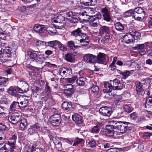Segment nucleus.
Wrapping results in <instances>:
<instances>
[{"mask_svg": "<svg viewBox=\"0 0 152 152\" xmlns=\"http://www.w3.org/2000/svg\"><path fill=\"white\" fill-rule=\"evenodd\" d=\"M71 35L75 37L76 40L80 42V45L81 46H86L89 43L88 37L85 34H83L80 28L72 31Z\"/></svg>", "mask_w": 152, "mask_h": 152, "instance_id": "f257e3e1", "label": "nucleus"}, {"mask_svg": "<svg viewBox=\"0 0 152 152\" xmlns=\"http://www.w3.org/2000/svg\"><path fill=\"white\" fill-rule=\"evenodd\" d=\"M110 124L113 126L114 129H115L119 131L121 134L128 133L129 131L131 129L130 127L128 126L130 124L129 122L111 120Z\"/></svg>", "mask_w": 152, "mask_h": 152, "instance_id": "f03ea898", "label": "nucleus"}, {"mask_svg": "<svg viewBox=\"0 0 152 152\" xmlns=\"http://www.w3.org/2000/svg\"><path fill=\"white\" fill-rule=\"evenodd\" d=\"M145 12L144 9L137 7L134 9V18L137 20H142L144 18Z\"/></svg>", "mask_w": 152, "mask_h": 152, "instance_id": "7ed1b4c3", "label": "nucleus"}, {"mask_svg": "<svg viewBox=\"0 0 152 152\" xmlns=\"http://www.w3.org/2000/svg\"><path fill=\"white\" fill-rule=\"evenodd\" d=\"M49 121L51 125L57 127L59 126L62 121L61 116L58 114H55L51 116Z\"/></svg>", "mask_w": 152, "mask_h": 152, "instance_id": "20e7f679", "label": "nucleus"}, {"mask_svg": "<svg viewBox=\"0 0 152 152\" xmlns=\"http://www.w3.org/2000/svg\"><path fill=\"white\" fill-rule=\"evenodd\" d=\"M111 123V121L108 122V124L106 125V128L101 130L100 133L101 134L106 136L113 135L114 127L113 126L110 124Z\"/></svg>", "mask_w": 152, "mask_h": 152, "instance_id": "39448f33", "label": "nucleus"}, {"mask_svg": "<svg viewBox=\"0 0 152 152\" xmlns=\"http://www.w3.org/2000/svg\"><path fill=\"white\" fill-rule=\"evenodd\" d=\"M17 101L19 104H20V109H23L26 107L28 104V99L26 96L22 95H18L17 97Z\"/></svg>", "mask_w": 152, "mask_h": 152, "instance_id": "423d86ee", "label": "nucleus"}, {"mask_svg": "<svg viewBox=\"0 0 152 152\" xmlns=\"http://www.w3.org/2000/svg\"><path fill=\"white\" fill-rule=\"evenodd\" d=\"M109 59L106 55L102 53H99L97 56H96L95 63L106 64L108 62Z\"/></svg>", "mask_w": 152, "mask_h": 152, "instance_id": "0eeeda50", "label": "nucleus"}, {"mask_svg": "<svg viewBox=\"0 0 152 152\" xmlns=\"http://www.w3.org/2000/svg\"><path fill=\"white\" fill-rule=\"evenodd\" d=\"M101 11L103 20L107 22H110L112 19L110 11L106 7L102 8Z\"/></svg>", "mask_w": 152, "mask_h": 152, "instance_id": "6e6552de", "label": "nucleus"}, {"mask_svg": "<svg viewBox=\"0 0 152 152\" xmlns=\"http://www.w3.org/2000/svg\"><path fill=\"white\" fill-rule=\"evenodd\" d=\"M108 109L107 106H104L100 108L99 110V113L104 116L105 119H108L112 113L111 110H108Z\"/></svg>", "mask_w": 152, "mask_h": 152, "instance_id": "1a4fd4ad", "label": "nucleus"}, {"mask_svg": "<svg viewBox=\"0 0 152 152\" xmlns=\"http://www.w3.org/2000/svg\"><path fill=\"white\" fill-rule=\"evenodd\" d=\"M41 126L39 123H35L34 124L28 128V134L31 135L37 132L40 129Z\"/></svg>", "mask_w": 152, "mask_h": 152, "instance_id": "9d476101", "label": "nucleus"}, {"mask_svg": "<svg viewBox=\"0 0 152 152\" xmlns=\"http://www.w3.org/2000/svg\"><path fill=\"white\" fill-rule=\"evenodd\" d=\"M88 18V20L89 23L94 21L99 22V20L102 18V15L99 12H96L94 13V15H90Z\"/></svg>", "mask_w": 152, "mask_h": 152, "instance_id": "9b49d317", "label": "nucleus"}, {"mask_svg": "<svg viewBox=\"0 0 152 152\" xmlns=\"http://www.w3.org/2000/svg\"><path fill=\"white\" fill-rule=\"evenodd\" d=\"M21 116L17 114L13 113L8 118V121L10 123L15 124L18 123L20 121Z\"/></svg>", "mask_w": 152, "mask_h": 152, "instance_id": "f8f14e48", "label": "nucleus"}, {"mask_svg": "<svg viewBox=\"0 0 152 152\" xmlns=\"http://www.w3.org/2000/svg\"><path fill=\"white\" fill-rule=\"evenodd\" d=\"M1 47H2L3 54L7 56L8 58H10L12 56V49L7 46L6 44L4 43L1 44Z\"/></svg>", "mask_w": 152, "mask_h": 152, "instance_id": "ddd939ff", "label": "nucleus"}, {"mask_svg": "<svg viewBox=\"0 0 152 152\" xmlns=\"http://www.w3.org/2000/svg\"><path fill=\"white\" fill-rule=\"evenodd\" d=\"M64 93L66 96H71L74 93V89L71 84H68L65 86Z\"/></svg>", "mask_w": 152, "mask_h": 152, "instance_id": "4468645a", "label": "nucleus"}, {"mask_svg": "<svg viewBox=\"0 0 152 152\" xmlns=\"http://www.w3.org/2000/svg\"><path fill=\"white\" fill-rule=\"evenodd\" d=\"M96 56L91 54L85 55L83 57L84 61L89 63H95Z\"/></svg>", "mask_w": 152, "mask_h": 152, "instance_id": "2eb2a0df", "label": "nucleus"}, {"mask_svg": "<svg viewBox=\"0 0 152 152\" xmlns=\"http://www.w3.org/2000/svg\"><path fill=\"white\" fill-rule=\"evenodd\" d=\"M67 18L71 23H77L78 21L77 16L74 14V13L72 12H69L66 13Z\"/></svg>", "mask_w": 152, "mask_h": 152, "instance_id": "dca6fc26", "label": "nucleus"}, {"mask_svg": "<svg viewBox=\"0 0 152 152\" xmlns=\"http://www.w3.org/2000/svg\"><path fill=\"white\" fill-rule=\"evenodd\" d=\"M17 139V136L15 135H12L11 138H10L7 142V143L6 144L10 146V148H12L13 149H15V144L16 142V140Z\"/></svg>", "mask_w": 152, "mask_h": 152, "instance_id": "f3484780", "label": "nucleus"}, {"mask_svg": "<svg viewBox=\"0 0 152 152\" xmlns=\"http://www.w3.org/2000/svg\"><path fill=\"white\" fill-rule=\"evenodd\" d=\"M135 86L137 94L138 95H141L142 96L144 95L145 92L142 89V83L140 82H137L136 83Z\"/></svg>", "mask_w": 152, "mask_h": 152, "instance_id": "a211bd4d", "label": "nucleus"}, {"mask_svg": "<svg viewBox=\"0 0 152 152\" xmlns=\"http://www.w3.org/2000/svg\"><path fill=\"white\" fill-rule=\"evenodd\" d=\"M103 126V124L102 123H97L95 126L91 129V132L93 133L97 134L99 132Z\"/></svg>", "mask_w": 152, "mask_h": 152, "instance_id": "6ab92c4d", "label": "nucleus"}, {"mask_svg": "<svg viewBox=\"0 0 152 152\" xmlns=\"http://www.w3.org/2000/svg\"><path fill=\"white\" fill-rule=\"evenodd\" d=\"M123 42L126 44H129L130 42H133L134 41L133 39V37L132 36L131 33L124 35L123 37Z\"/></svg>", "mask_w": 152, "mask_h": 152, "instance_id": "aec40b11", "label": "nucleus"}, {"mask_svg": "<svg viewBox=\"0 0 152 152\" xmlns=\"http://www.w3.org/2000/svg\"><path fill=\"white\" fill-rule=\"evenodd\" d=\"M60 74L62 77L64 76H69L72 74V69H71L66 68H62L60 70Z\"/></svg>", "mask_w": 152, "mask_h": 152, "instance_id": "412c9836", "label": "nucleus"}, {"mask_svg": "<svg viewBox=\"0 0 152 152\" xmlns=\"http://www.w3.org/2000/svg\"><path fill=\"white\" fill-rule=\"evenodd\" d=\"M75 55L72 53H68L65 55V59L67 62L73 63L75 61Z\"/></svg>", "mask_w": 152, "mask_h": 152, "instance_id": "4be33fe9", "label": "nucleus"}, {"mask_svg": "<svg viewBox=\"0 0 152 152\" xmlns=\"http://www.w3.org/2000/svg\"><path fill=\"white\" fill-rule=\"evenodd\" d=\"M57 21L58 23L61 24V25L60 26H58L59 28H62L64 27L66 24L65 21V17L61 15H60L57 17Z\"/></svg>", "mask_w": 152, "mask_h": 152, "instance_id": "5701e85b", "label": "nucleus"}, {"mask_svg": "<svg viewBox=\"0 0 152 152\" xmlns=\"http://www.w3.org/2000/svg\"><path fill=\"white\" fill-rule=\"evenodd\" d=\"M38 52L31 50L28 52V55L29 58L32 61H35L37 56H39Z\"/></svg>", "mask_w": 152, "mask_h": 152, "instance_id": "b1692460", "label": "nucleus"}, {"mask_svg": "<svg viewBox=\"0 0 152 152\" xmlns=\"http://www.w3.org/2000/svg\"><path fill=\"white\" fill-rule=\"evenodd\" d=\"M33 29L35 32L39 34L43 33L45 30V29L43 25L37 24L35 25Z\"/></svg>", "mask_w": 152, "mask_h": 152, "instance_id": "393cba45", "label": "nucleus"}, {"mask_svg": "<svg viewBox=\"0 0 152 152\" xmlns=\"http://www.w3.org/2000/svg\"><path fill=\"white\" fill-rule=\"evenodd\" d=\"M20 109V107L18 101H13L11 104L9 108L10 113L11 112H13L16 111V109Z\"/></svg>", "mask_w": 152, "mask_h": 152, "instance_id": "a878e982", "label": "nucleus"}, {"mask_svg": "<svg viewBox=\"0 0 152 152\" xmlns=\"http://www.w3.org/2000/svg\"><path fill=\"white\" fill-rule=\"evenodd\" d=\"M104 87L103 89V91L104 93L111 92L113 89V86L108 82H105L104 83Z\"/></svg>", "mask_w": 152, "mask_h": 152, "instance_id": "bb28decb", "label": "nucleus"}, {"mask_svg": "<svg viewBox=\"0 0 152 152\" xmlns=\"http://www.w3.org/2000/svg\"><path fill=\"white\" fill-rule=\"evenodd\" d=\"M9 83V78L0 77V86L1 87H6Z\"/></svg>", "mask_w": 152, "mask_h": 152, "instance_id": "cd10ccee", "label": "nucleus"}, {"mask_svg": "<svg viewBox=\"0 0 152 152\" xmlns=\"http://www.w3.org/2000/svg\"><path fill=\"white\" fill-rule=\"evenodd\" d=\"M72 120L76 124H80L82 122L81 116L78 114H74L72 116Z\"/></svg>", "mask_w": 152, "mask_h": 152, "instance_id": "c85d7f7f", "label": "nucleus"}, {"mask_svg": "<svg viewBox=\"0 0 152 152\" xmlns=\"http://www.w3.org/2000/svg\"><path fill=\"white\" fill-rule=\"evenodd\" d=\"M8 93L11 95L14 96L17 98L18 96L20 95L17 94V88L16 87H10L8 90Z\"/></svg>", "mask_w": 152, "mask_h": 152, "instance_id": "c756f323", "label": "nucleus"}, {"mask_svg": "<svg viewBox=\"0 0 152 152\" xmlns=\"http://www.w3.org/2000/svg\"><path fill=\"white\" fill-rule=\"evenodd\" d=\"M61 106L63 109L68 111L72 110L73 109L71 102H64L62 104Z\"/></svg>", "mask_w": 152, "mask_h": 152, "instance_id": "7c9ffc66", "label": "nucleus"}, {"mask_svg": "<svg viewBox=\"0 0 152 152\" xmlns=\"http://www.w3.org/2000/svg\"><path fill=\"white\" fill-rule=\"evenodd\" d=\"M99 31L100 35H102L105 33L108 34L110 32V28L108 26L101 25V27L99 29Z\"/></svg>", "mask_w": 152, "mask_h": 152, "instance_id": "2f4dec72", "label": "nucleus"}, {"mask_svg": "<svg viewBox=\"0 0 152 152\" xmlns=\"http://www.w3.org/2000/svg\"><path fill=\"white\" fill-rule=\"evenodd\" d=\"M150 43L147 42L144 44H137L135 47L134 48V49L135 50H142L144 48H146L148 46Z\"/></svg>", "mask_w": 152, "mask_h": 152, "instance_id": "473e14b6", "label": "nucleus"}, {"mask_svg": "<svg viewBox=\"0 0 152 152\" xmlns=\"http://www.w3.org/2000/svg\"><path fill=\"white\" fill-rule=\"evenodd\" d=\"M113 84L116 85L117 83L118 86L115 87L113 86V89L114 90H121L124 87V85L120 83V81L117 79H115L113 80Z\"/></svg>", "mask_w": 152, "mask_h": 152, "instance_id": "72a5a7b5", "label": "nucleus"}, {"mask_svg": "<svg viewBox=\"0 0 152 152\" xmlns=\"http://www.w3.org/2000/svg\"><path fill=\"white\" fill-rule=\"evenodd\" d=\"M129 33H131L132 36L133 37V39L134 41L135 40L140 38L141 37L140 34L134 29L130 30Z\"/></svg>", "mask_w": 152, "mask_h": 152, "instance_id": "f704fd0d", "label": "nucleus"}, {"mask_svg": "<svg viewBox=\"0 0 152 152\" xmlns=\"http://www.w3.org/2000/svg\"><path fill=\"white\" fill-rule=\"evenodd\" d=\"M67 46L70 49L73 50H75L77 49V48L82 46L81 45H75L74 42L72 41H68L67 42Z\"/></svg>", "mask_w": 152, "mask_h": 152, "instance_id": "c9c22d12", "label": "nucleus"}, {"mask_svg": "<svg viewBox=\"0 0 152 152\" xmlns=\"http://www.w3.org/2000/svg\"><path fill=\"white\" fill-rule=\"evenodd\" d=\"M145 106V108L148 109L152 107V97L149 96L146 99Z\"/></svg>", "mask_w": 152, "mask_h": 152, "instance_id": "e433bc0d", "label": "nucleus"}, {"mask_svg": "<svg viewBox=\"0 0 152 152\" xmlns=\"http://www.w3.org/2000/svg\"><path fill=\"white\" fill-rule=\"evenodd\" d=\"M115 29L118 31H121L124 29V25L119 22L115 23L114 24Z\"/></svg>", "mask_w": 152, "mask_h": 152, "instance_id": "4c0bfd02", "label": "nucleus"}, {"mask_svg": "<svg viewBox=\"0 0 152 152\" xmlns=\"http://www.w3.org/2000/svg\"><path fill=\"white\" fill-rule=\"evenodd\" d=\"M96 0H80V1L82 4L86 6H89L93 5Z\"/></svg>", "mask_w": 152, "mask_h": 152, "instance_id": "58836bf2", "label": "nucleus"}, {"mask_svg": "<svg viewBox=\"0 0 152 152\" xmlns=\"http://www.w3.org/2000/svg\"><path fill=\"white\" fill-rule=\"evenodd\" d=\"M20 82L21 86L23 91H25L26 92L28 91L29 90V86L27 83L23 81H21Z\"/></svg>", "mask_w": 152, "mask_h": 152, "instance_id": "ea45409f", "label": "nucleus"}, {"mask_svg": "<svg viewBox=\"0 0 152 152\" xmlns=\"http://www.w3.org/2000/svg\"><path fill=\"white\" fill-rule=\"evenodd\" d=\"M44 91L46 93L47 96L49 97L51 96V90L50 87L49 86L48 83V82H46L45 88Z\"/></svg>", "mask_w": 152, "mask_h": 152, "instance_id": "a19ab883", "label": "nucleus"}, {"mask_svg": "<svg viewBox=\"0 0 152 152\" xmlns=\"http://www.w3.org/2000/svg\"><path fill=\"white\" fill-rule=\"evenodd\" d=\"M19 125V129L20 130H24L27 128V123L25 120L20 121Z\"/></svg>", "mask_w": 152, "mask_h": 152, "instance_id": "79ce46f5", "label": "nucleus"}, {"mask_svg": "<svg viewBox=\"0 0 152 152\" xmlns=\"http://www.w3.org/2000/svg\"><path fill=\"white\" fill-rule=\"evenodd\" d=\"M46 44L45 46L46 47L49 46L51 48H54L59 43V41L57 40L52 41L46 42Z\"/></svg>", "mask_w": 152, "mask_h": 152, "instance_id": "37998d69", "label": "nucleus"}, {"mask_svg": "<svg viewBox=\"0 0 152 152\" xmlns=\"http://www.w3.org/2000/svg\"><path fill=\"white\" fill-rule=\"evenodd\" d=\"M45 60V58L39 54V56H37L35 61L38 64H41L44 62Z\"/></svg>", "mask_w": 152, "mask_h": 152, "instance_id": "c03bdc74", "label": "nucleus"}, {"mask_svg": "<svg viewBox=\"0 0 152 152\" xmlns=\"http://www.w3.org/2000/svg\"><path fill=\"white\" fill-rule=\"evenodd\" d=\"M85 79L82 77H80L76 81L77 85L79 86H83L85 84Z\"/></svg>", "mask_w": 152, "mask_h": 152, "instance_id": "a18cd8bd", "label": "nucleus"}, {"mask_svg": "<svg viewBox=\"0 0 152 152\" xmlns=\"http://www.w3.org/2000/svg\"><path fill=\"white\" fill-rule=\"evenodd\" d=\"M32 90L33 94L38 95L42 91V89L40 87L34 86L32 88Z\"/></svg>", "mask_w": 152, "mask_h": 152, "instance_id": "49530a36", "label": "nucleus"}, {"mask_svg": "<svg viewBox=\"0 0 152 152\" xmlns=\"http://www.w3.org/2000/svg\"><path fill=\"white\" fill-rule=\"evenodd\" d=\"M79 15L80 17H81L82 18H84L83 19V20H86V19L88 20V17L90 15L85 11L80 12Z\"/></svg>", "mask_w": 152, "mask_h": 152, "instance_id": "de8ad7c7", "label": "nucleus"}, {"mask_svg": "<svg viewBox=\"0 0 152 152\" xmlns=\"http://www.w3.org/2000/svg\"><path fill=\"white\" fill-rule=\"evenodd\" d=\"M124 111L128 113H130L133 110V108L131 106L127 105H125L123 107Z\"/></svg>", "mask_w": 152, "mask_h": 152, "instance_id": "09e8293b", "label": "nucleus"}, {"mask_svg": "<svg viewBox=\"0 0 152 152\" xmlns=\"http://www.w3.org/2000/svg\"><path fill=\"white\" fill-rule=\"evenodd\" d=\"M110 39V36L109 35H106L101 40V42H102L103 44H105L109 41Z\"/></svg>", "mask_w": 152, "mask_h": 152, "instance_id": "8fccbe9b", "label": "nucleus"}, {"mask_svg": "<svg viewBox=\"0 0 152 152\" xmlns=\"http://www.w3.org/2000/svg\"><path fill=\"white\" fill-rule=\"evenodd\" d=\"M9 148L8 147L7 145L5 144L4 146L0 149V152H6L8 151Z\"/></svg>", "mask_w": 152, "mask_h": 152, "instance_id": "3c124183", "label": "nucleus"}, {"mask_svg": "<svg viewBox=\"0 0 152 152\" xmlns=\"http://www.w3.org/2000/svg\"><path fill=\"white\" fill-rule=\"evenodd\" d=\"M105 93L106 94H105L104 98L105 99L107 100H110L111 99L112 96L114 95V94H113V93H111V92Z\"/></svg>", "mask_w": 152, "mask_h": 152, "instance_id": "603ef678", "label": "nucleus"}, {"mask_svg": "<svg viewBox=\"0 0 152 152\" xmlns=\"http://www.w3.org/2000/svg\"><path fill=\"white\" fill-rule=\"evenodd\" d=\"M57 45H58V48L60 50L63 51L67 50V48L59 41V43H58Z\"/></svg>", "mask_w": 152, "mask_h": 152, "instance_id": "864d4df0", "label": "nucleus"}, {"mask_svg": "<svg viewBox=\"0 0 152 152\" xmlns=\"http://www.w3.org/2000/svg\"><path fill=\"white\" fill-rule=\"evenodd\" d=\"M83 140V139L82 138H79L78 137H77L75 140V142L73 144V146H75L78 145L79 143L82 142Z\"/></svg>", "mask_w": 152, "mask_h": 152, "instance_id": "5fc2aeb1", "label": "nucleus"}, {"mask_svg": "<svg viewBox=\"0 0 152 152\" xmlns=\"http://www.w3.org/2000/svg\"><path fill=\"white\" fill-rule=\"evenodd\" d=\"M47 29L48 33L51 35H53L55 34V30H54L52 27L49 26Z\"/></svg>", "mask_w": 152, "mask_h": 152, "instance_id": "6e6d98bb", "label": "nucleus"}, {"mask_svg": "<svg viewBox=\"0 0 152 152\" xmlns=\"http://www.w3.org/2000/svg\"><path fill=\"white\" fill-rule=\"evenodd\" d=\"M134 9H132L125 12V14L127 16H130L132 14L134 15Z\"/></svg>", "mask_w": 152, "mask_h": 152, "instance_id": "4d7b16f0", "label": "nucleus"}, {"mask_svg": "<svg viewBox=\"0 0 152 152\" xmlns=\"http://www.w3.org/2000/svg\"><path fill=\"white\" fill-rule=\"evenodd\" d=\"M130 73V71H128L127 72H121V75H122L123 78L124 79H126L129 76Z\"/></svg>", "mask_w": 152, "mask_h": 152, "instance_id": "13d9d810", "label": "nucleus"}, {"mask_svg": "<svg viewBox=\"0 0 152 152\" xmlns=\"http://www.w3.org/2000/svg\"><path fill=\"white\" fill-rule=\"evenodd\" d=\"M31 152H44L43 149L41 148H37L34 150L32 147L31 149Z\"/></svg>", "mask_w": 152, "mask_h": 152, "instance_id": "bf43d9fd", "label": "nucleus"}, {"mask_svg": "<svg viewBox=\"0 0 152 152\" xmlns=\"http://www.w3.org/2000/svg\"><path fill=\"white\" fill-rule=\"evenodd\" d=\"M152 135V133L145 132L143 134V138L145 139L149 138Z\"/></svg>", "mask_w": 152, "mask_h": 152, "instance_id": "052dcab7", "label": "nucleus"}, {"mask_svg": "<svg viewBox=\"0 0 152 152\" xmlns=\"http://www.w3.org/2000/svg\"><path fill=\"white\" fill-rule=\"evenodd\" d=\"M149 18L148 26L152 30V15H150Z\"/></svg>", "mask_w": 152, "mask_h": 152, "instance_id": "680f3d73", "label": "nucleus"}, {"mask_svg": "<svg viewBox=\"0 0 152 152\" xmlns=\"http://www.w3.org/2000/svg\"><path fill=\"white\" fill-rule=\"evenodd\" d=\"M89 146L91 148H94L96 147V143L94 140H91L88 142Z\"/></svg>", "mask_w": 152, "mask_h": 152, "instance_id": "e2e57ef3", "label": "nucleus"}, {"mask_svg": "<svg viewBox=\"0 0 152 152\" xmlns=\"http://www.w3.org/2000/svg\"><path fill=\"white\" fill-rule=\"evenodd\" d=\"M88 15H90L94 12V9L92 8L88 7L86 8V11H85Z\"/></svg>", "mask_w": 152, "mask_h": 152, "instance_id": "0e129e2a", "label": "nucleus"}, {"mask_svg": "<svg viewBox=\"0 0 152 152\" xmlns=\"http://www.w3.org/2000/svg\"><path fill=\"white\" fill-rule=\"evenodd\" d=\"M36 44L37 46H40L42 45H46V43L45 42L39 40L36 42Z\"/></svg>", "mask_w": 152, "mask_h": 152, "instance_id": "69168bd1", "label": "nucleus"}, {"mask_svg": "<svg viewBox=\"0 0 152 152\" xmlns=\"http://www.w3.org/2000/svg\"><path fill=\"white\" fill-rule=\"evenodd\" d=\"M91 91L94 92H98L99 91L98 87L96 86H93L91 88Z\"/></svg>", "mask_w": 152, "mask_h": 152, "instance_id": "338daca9", "label": "nucleus"}, {"mask_svg": "<svg viewBox=\"0 0 152 152\" xmlns=\"http://www.w3.org/2000/svg\"><path fill=\"white\" fill-rule=\"evenodd\" d=\"M118 148H112L108 149L107 152H118Z\"/></svg>", "mask_w": 152, "mask_h": 152, "instance_id": "774afa93", "label": "nucleus"}]
</instances>
